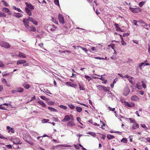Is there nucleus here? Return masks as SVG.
<instances>
[{
    "mask_svg": "<svg viewBox=\"0 0 150 150\" xmlns=\"http://www.w3.org/2000/svg\"><path fill=\"white\" fill-rule=\"evenodd\" d=\"M0 45L5 48H9L11 47V45L8 43L2 41H0Z\"/></svg>",
    "mask_w": 150,
    "mask_h": 150,
    "instance_id": "obj_1",
    "label": "nucleus"
},
{
    "mask_svg": "<svg viewBox=\"0 0 150 150\" xmlns=\"http://www.w3.org/2000/svg\"><path fill=\"white\" fill-rule=\"evenodd\" d=\"M97 87L98 89L100 91L103 90V91L105 92L108 91L109 89L108 87L106 88L102 85H98L97 86Z\"/></svg>",
    "mask_w": 150,
    "mask_h": 150,
    "instance_id": "obj_2",
    "label": "nucleus"
},
{
    "mask_svg": "<svg viewBox=\"0 0 150 150\" xmlns=\"http://www.w3.org/2000/svg\"><path fill=\"white\" fill-rule=\"evenodd\" d=\"M29 21L28 18H25L23 19V22L24 25L26 28H28L29 27V25L28 24H29Z\"/></svg>",
    "mask_w": 150,
    "mask_h": 150,
    "instance_id": "obj_3",
    "label": "nucleus"
},
{
    "mask_svg": "<svg viewBox=\"0 0 150 150\" xmlns=\"http://www.w3.org/2000/svg\"><path fill=\"white\" fill-rule=\"evenodd\" d=\"M12 141L14 144H21V143H20V140L19 139L16 138H12Z\"/></svg>",
    "mask_w": 150,
    "mask_h": 150,
    "instance_id": "obj_4",
    "label": "nucleus"
},
{
    "mask_svg": "<svg viewBox=\"0 0 150 150\" xmlns=\"http://www.w3.org/2000/svg\"><path fill=\"white\" fill-rule=\"evenodd\" d=\"M28 18L29 19V21L32 23L36 25H38V22L35 19L30 17H29Z\"/></svg>",
    "mask_w": 150,
    "mask_h": 150,
    "instance_id": "obj_5",
    "label": "nucleus"
},
{
    "mask_svg": "<svg viewBox=\"0 0 150 150\" xmlns=\"http://www.w3.org/2000/svg\"><path fill=\"white\" fill-rule=\"evenodd\" d=\"M58 19L60 23L62 24L64 23V19L62 14H59L58 16Z\"/></svg>",
    "mask_w": 150,
    "mask_h": 150,
    "instance_id": "obj_6",
    "label": "nucleus"
},
{
    "mask_svg": "<svg viewBox=\"0 0 150 150\" xmlns=\"http://www.w3.org/2000/svg\"><path fill=\"white\" fill-rule=\"evenodd\" d=\"M49 29L52 31H55L57 28V27L54 25H50L48 26Z\"/></svg>",
    "mask_w": 150,
    "mask_h": 150,
    "instance_id": "obj_7",
    "label": "nucleus"
},
{
    "mask_svg": "<svg viewBox=\"0 0 150 150\" xmlns=\"http://www.w3.org/2000/svg\"><path fill=\"white\" fill-rule=\"evenodd\" d=\"M70 120V115H67L65 116L64 118L62 120V121L64 122L65 121H68Z\"/></svg>",
    "mask_w": 150,
    "mask_h": 150,
    "instance_id": "obj_8",
    "label": "nucleus"
},
{
    "mask_svg": "<svg viewBox=\"0 0 150 150\" xmlns=\"http://www.w3.org/2000/svg\"><path fill=\"white\" fill-rule=\"evenodd\" d=\"M131 99L132 100L134 101H138L139 100V98L136 95L132 96L131 97Z\"/></svg>",
    "mask_w": 150,
    "mask_h": 150,
    "instance_id": "obj_9",
    "label": "nucleus"
},
{
    "mask_svg": "<svg viewBox=\"0 0 150 150\" xmlns=\"http://www.w3.org/2000/svg\"><path fill=\"white\" fill-rule=\"evenodd\" d=\"M125 104L129 107H133L135 106L134 103H129L128 102H125Z\"/></svg>",
    "mask_w": 150,
    "mask_h": 150,
    "instance_id": "obj_10",
    "label": "nucleus"
},
{
    "mask_svg": "<svg viewBox=\"0 0 150 150\" xmlns=\"http://www.w3.org/2000/svg\"><path fill=\"white\" fill-rule=\"evenodd\" d=\"M29 31H32L33 32H35L36 30V28L33 26H29L28 28H27Z\"/></svg>",
    "mask_w": 150,
    "mask_h": 150,
    "instance_id": "obj_11",
    "label": "nucleus"
},
{
    "mask_svg": "<svg viewBox=\"0 0 150 150\" xmlns=\"http://www.w3.org/2000/svg\"><path fill=\"white\" fill-rule=\"evenodd\" d=\"M75 125L74 122L72 121L68 122L67 123V125L69 127H72Z\"/></svg>",
    "mask_w": 150,
    "mask_h": 150,
    "instance_id": "obj_12",
    "label": "nucleus"
},
{
    "mask_svg": "<svg viewBox=\"0 0 150 150\" xmlns=\"http://www.w3.org/2000/svg\"><path fill=\"white\" fill-rule=\"evenodd\" d=\"M26 62V61L24 60L20 59L17 61V64L19 65L21 64H24Z\"/></svg>",
    "mask_w": 150,
    "mask_h": 150,
    "instance_id": "obj_13",
    "label": "nucleus"
},
{
    "mask_svg": "<svg viewBox=\"0 0 150 150\" xmlns=\"http://www.w3.org/2000/svg\"><path fill=\"white\" fill-rule=\"evenodd\" d=\"M25 4L26 5V6L28 8H30L31 9H33L34 8V7L30 4H28L27 2H25Z\"/></svg>",
    "mask_w": 150,
    "mask_h": 150,
    "instance_id": "obj_14",
    "label": "nucleus"
},
{
    "mask_svg": "<svg viewBox=\"0 0 150 150\" xmlns=\"http://www.w3.org/2000/svg\"><path fill=\"white\" fill-rule=\"evenodd\" d=\"M23 86L26 89H28L29 88L30 86V85L27 83H24L23 84Z\"/></svg>",
    "mask_w": 150,
    "mask_h": 150,
    "instance_id": "obj_15",
    "label": "nucleus"
},
{
    "mask_svg": "<svg viewBox=\"0 0 150 150\" xmlns=\"http://www.w3.org/2000/svg\"><path fill=\"white\" fill-rule=\"evenodd\" d=\"M129 9L133 13H136L138 12L137 8H133L130 7Z\"/></svg>",
    "mask_w": 150,
    "mask_h": 150,
    "instance_id": "obj_16",
    "label": "nucleus"
},
{
    "mask_svg": "<svg viewBox=\"0 0 150 150\" xmlns=\"http://www.w3.org/2000/svg\"><path fill=\"white\" fill-rule=\"evenodd\" d=\"M25 10L26 13L28 14L29 16L31 15V10L29 9L28 8H25Z\"/></svg>",
    "mask_w": 150,
    "mask_h": 150,
    "instance_id": "obj_17",
    "label": "nucleus"
},
{
    "mask_svg": "<svg viewBox=\"0 0 150 150\" xmlns=\"http://www.w3.org/2000/svg\"><path fill=\"white\" fill-rule=\"evenodd\" d=\"M13 16L18 18H20L22 16V14L19 13H15L13 14Z\"/></svg>",
    "mask_w": 150,
    "mask_h": 150,
    "instance_id": "obj_18",
    "label": "nucleus"
},
{
    "mask_svg": "<svg viewBox=\"0 0 150 150\" xmlns=\"http://www.w3.org/2000/svg\"><path fill=\"white\" fill-rule=\"evenodd\" d=\"M38 103L41 105L43 107H45L46 106V105L42 100H40L38 101Z\"/></svg>",
    "mask_w": 150,
    "mask_h": 150,
    "instance_id": "obj_19",
    "label": "nucleus"
},
{
    "mask_svg": "<svg viewBox=\"0 0 150 150\" xmlns=\"http://www.w3.org/2000/svg\"><path fill=\"white\" fill-rule=\"evenodd\" d=\"M139 125L138 124L136 123H135L133 124V126H132V128L134 129H135L136 128H138L139 127Z\"/></svg>",
    "mask_w": 150,
    "mask_h": 150,
    "instance_id": "obj_20",
    "label": "nucleus"
},
{
    "mask_svg": "<svg viewBox=\"0 0 150 150\" xmlns=\"http://www.w3.org/2000/svg\"><path fill=\"white\" fill-rule=\"evenodd\" d=\"M107 137L108 139L110 140L114 138L115 137L112 135L108 134L107 135Z\"/></svg>",
    "mask_w": 150,
    "mask_h": 150,
    "instance_id": "obj_21",
    "label": "nucleus"
},
{
    "mask_svg": "<svg viewBox=\"0 0 150 150\" xmlns=\"http://www.w3.org/2000/svg\"><path fill=\"white\" fill-rule=\"evenodd\" d=\"M18 92L22 93L24 89L23 88L18 87L16 88Z\"/></svg>",
    "mask_w": 150,
    "mask_h": 150,
    "instance_id": "obj_22",
    "label": "nucleus"
},
{
    "mask_svg": "<svg viewBox=\"0 0 150 150\" xmlns=\"http://www.w3.org/2000/svg\"><path fill=\"white\" fill-rule=\"evenodd\" d=\"M3 11L8 14H10V13L9 12V10L8 8L5 7H4L3 8Z\"/></svg>",
    "mask_w": 150,
    "mask_h": 150,
    "instance_id": "obj_23",
    "label": "nucleus"
},
{
    "mask_svg": "<svg viewBox=\"0 0 150 150\" xmlns=\"http://www.w3.org/2000/svg\"><path fill=\"white\" fill-rule=\"evenodd\" d=\"M18 56L21 58H26V56L25 55V54L23 53H19V54Z\"/></svg>",
    "mask_w": 150,
    "mask_h": 150,
    "instance_id": "obj_24",
    "label": "nucleus"
},
{
    "mask_svg": "<svg viewBox=\"0 0 150 150\" xmlns=\"http://www.w3.org/2000/svg\"><path fill=\"white\" fill-rule=\"evenodd\" d=\"M48 108L49 110L52 111L54 112H56L57 111L56 109L52 107H48Z\"/></svg>",
    "mask_w": 150,
    "mask_h": 150,
    "instance_id": "obj_25",
    "label": "nucleus"
},
{
    "mask_svg": "<svg viewBox=\"0 0 150 150\" xmlns=\"http://www.w3.org/2000/svg\"><path fill=\"white\" fill-rule=\"evenodd\" d=\"M136 87L139 89H142V87L139 82L137 83L136 84Z\"/></svg>",
    "mask_w": 150,
    "mask_h": 150,
    "instance_id": "obj_26",
    "label": "nucleus"
},
{
    "mask_svg": "<svg viewBox=\"0 0 150 150\" xmlns=\"http://www.w3.org/2000/svg\"><path fill=\"white\" fill-rule=\"evenodd\" d=\"M142 86L143 88H146V81H142Z\"/></svg>",
    "mask_w": 150,
    "mask_h": 150,
    "instance_id": "obj_27",
    "label": "nucleus"
},
{
    "mask_svg": "<svg viewBox=\"0 0 150 150\" xmlns=\"http://www.w3.org/2000/svg\"><path fill=\"white\" fill-rule=\"evenodd\" d=\"M76 111L78 112H80L82 110V109L81 108L79 107H76Z\"/></svg>",
    "mask_w": 150,
    "mask_h": 150,
    "instance_id": "obj_28",
    "label": "nucleus"
},
{
    "mask_svg": "<svg viewBox=\"0 0 150 150\" xmlns=\"http://www.w3.org/2000/svg\"><path fill=\"white\" fill-rule=\"evenodd\" d=\"M40 97L42 100H43L47 101H48V100H49V99L48 98H46L45 96H40Z\"/></svg>",
    "mask_w": 150,
    "mask_h": 150,
    "instance_id": "obj_29",
    "label": "nucleus"
},
{
    "mask_svg": "<svg viewBox=\"0 0 150 150\" xmlns=\"http://www.w3.org/2000/svg\"><path fill=\"white\" fill-rule=\"evenodd\" d=\"M87 134L91 135L92 136H93V137H94L96 135V134L95 133L92 132H89Z\"/></svg>",
    "mask_w": 150,
    "mask_h": 150,
    "instance_id": "obj_30",
    "label": "nucleus"
},
{
    "mask_svg": "<svg viewBox=\"0 0 150 150\" xmlns=\"http://www.w3.org/2000/svg\"><path fill=\"white\" fill-rule=\"evenodd\" d=\"M68 106L69 107V108L71 109H74L75 108L74 106L72 105V104H69Z\"/></svg>",
    "mask_w": 150,
    "mask_h": 150,
    "instance_id": "obj_31",
    "label": "nucleus"
},
{
    "mask_svg": "<svg viewBox=\"0 0 150 150\" xmlns=\"http://www.w3.org/2000/svg\"><path fill=\"white\" fill-rule=\"evenodd\" d=\"M121 141L124 143H126L127 142V140L126 138H123L121 140Z\"/></svg>",
    "mask_w": 150,
    "mask_h": 150,
    "instance_id": "obj_32",
    "label": "nucleus"
},
{
    "mask_svg": "<svg viewBox=\"0 0 150 150\" xmlns=\"http://www.w3.org/2000/svg\"><path fill=\"white\" fill-rule=\"evenodd\" d=\"M13 8L14 10H17L18 12H21V11L20 8H16L15 6H13Z\"/></svg>",
    "mask_w": 150,
    "mask_h": 150,
    "instance_id": "obj_33",
    "label": "nucleus"
},
{
    "mask_svg": "<svg viewBox=\"0 0 150 150\" xmlns=\"http://www.w3.org/2000/svg\"><path fill=\"white\" fill-rule=\"evenodd\" d=\"M59 107L63 110H66L67 108L66 106L64 105H61L59 106Z\"/></svg>",
    "mask_w": 150,
    "mask_h": 150,
    "instance_id": "obj_34",
    "label": "nucleus"
},
{
    "mask_svg": "<svg viewBox=\"0 0 150 150\" xmlns=\"http://www.w3.org/2000/svg\"><path fill=\"white\" fill-rule=\"evenodd\" d=\"M6 15L4 13L0 11V17H5Z\"/></svg>",
    "mask_w": 150,
    "mask_h": 150,
    "instance_id": "obj_35",
    "label": "nucleus"
},
{
    "mask_svg": "<svg viewBox=\"0 0 150 150\" xmlns=\"http://www.w3.org/2000/svg\"><path fill=\"white\" fill-rule=\"evenodd\" d=\"M78 47L81 48L86 53H87V52H88V50L86 48L80 46H79Z\"/></svg>",
    "mask_w": 150,
    "mask_h": 150,
    "instance_id": "obj_36",
    "label": "nucleus"
},
{
    "mask_svg": "<svg viewBox=\"0 0 150 150\" xmlns=\"http://www.w3.org/2000/svg\"><path fill=\"white\" fill-rule=\"evenodd\" d=\"M54 3L56 5L59 6V7H60L59 0H54Z\"/></svg>",
    "mask_w": 150,
    "mask_h": 150,
    "instance_id": "obj_37",
    "label": "nucleus"
},
{
    "mask_svg": "<svg viewBox=\"0 0 150 150\" xmlns=\"http://www.w3.org/2000/svg\"><path fill=\"white\" fill-rule=\"evenodd\" d=\"M49 121V120L47 119H43L42 120V122L43 123H45L48 122Z\"/></svg>",
    "mask_w": 150,
    "mask_h": 150,
    "instance_id": "obj_38",
    "label": "nucleus"
},
{
    "mask_svg": "<svg viewBox=\"0 0 150 150\" xmlns=\"http://www.w3.org/2000/svg\"><path fill=\"white\" fill-rule=\"evenodd\" d=\"M85 77L86 79H88V81L89 82L91 79V78L88 75H85Z\"/></svg>",
    "mask_w": 150,
    "mask_h": 150,
    "instance_id": "obj_39",
    "label": "nucleus"
},
{
    "mask_svg": "<svg viewBox=\"0 0 150 150\" xmlns=\"http://www.w3.org/2000/svg\"><path fill=\"white\" fill-rule=\"evenodd\" d=\"M1 81L3 83H7V81L5 79L3 78L2 79Z\"/></svg>",
    "mask_w": 150,
    "mask_h": 150,
    "instance_id": "obj_40",
    "label": "nucleus"
},
{
    "mask_svg": "<svg viewBox=\"0 0 150 150\" xmlns=\"http://www.w3.org/2000/svg\"><path fill=\"white\" fill-rule=\"evenodd\" d=\"M2 2L3 3V4L4 5V6H8V5L7 4L6 2L5 1L3 0L2 1Z\"/></svg>",
    "mask_w": 150,
    "mask_h": 150,
    "instance_id": "obj_41",
    "label": "nucleus"
},
{
    "mask_svg": "<svg viewBox=\"0 0 150 150\" xmlns=\"http://www.w3.org/2000/svg\"><path fill=\"white\" fill-rule=\"evenodd\" d=\"M127 119H129L130 121L131 122H135V120L133 119L132 118H128Z\"/></svg>",
    "mask_w": 150,
    "mask_h": 150,
    "instance_id": "obj_42",
    "label": "nucleus"
},
{
    "mask_svg": "<svg viewBox=\"0 0 150 150\" xmlns=\"http://www.w3.org/2000/svg\"><path fill=\"white\" fill-rule=\"evenodd\" d=\"M141 126L143 128L145 129H147V127H146V125L144 124H142L141 125Z\"/></svg>",
    "mask_w": 150,
    "mask_h": 150,
    "instance_id": "obj_43",
    "label": "nucleus"
},
{
    "mask_svg": "<svg viewBox=\"0 0 150 150\" xmlns=\"http://www.w3.org/2000/svg\"><path fill=\"white\" fill-rule=\"evenodd\" d=\"M115 46V45L112 44H111L110 45H108V47H111V48L113 50H114V47Z\"/></svg>",
    "mask_w": 150,
    "mask_h": 150,
    "instance_id": "obj_44",
    "label": "nucleus"
},
{
    "mask_svg": "<svg viewBox=\"0 0 150 150\" xmlns=\"http://www.w3.org/2000/svg\"><path fill=\"white\" fill-rule=\"evenodd\" d=\"M79 88L80 90H84L85 89L83 86L79 85Z\"/></svg>",
    "mask_w": 150,
    "mask_h": 150,
    "instance_id": "obj_45",
    "label": "nucleus"
},
{
    "mask_svg": "<svg viewBox=\"0 0 150 150\" xmlns=\"http://www.w3.org/2000/svg\"><path fill=\"white\" fill-rule=\"evenodd\" d=\"M138 22V21L135 20H133V24L135 25L138 26V25L137 24V23Z\"/></svg>",
    "mask_w": 150,
    "mask_h": 150,
    "instance_id": "obj_46",
    "label": "nucleus"
},
{
    "mask_svg": "<svg viewBox=\"0 0 150 150\" xmlns=\"http://www.w3.org/2000/svg\"><path fill=\"white\" fill-rule=\"evenodd\" d=\"M121 44L122 45H126V42L124 41L123 39H122L121 41Z\"/></svg>",
    "mask_w": 150,
    "mask_h": 150,
    "instance_id": "obj_47",
    "label": "nucleus"
},
{
    "mask_svg": "<svg viewBox=\"0 0 150 150\" xmlns=\"http://www.w3.org/2000/svg\"><path fill=\"white\" fill-rule=\"evenodd\" d=\"M144 2L143 1L140 2L139 4V6L140 7H141L144 4Z\"/></svg>",
    "mask_w": 150,
    "mask_h": 150,
    "instance_id": "obj_48",
    "label": "nucleus"
},
{
    "mask_svg": "<svg viewBox=\"0 0 150 150\" xmlns=\"http://www.w3.org/2000/svg\"><path fill=\"white\" fill-rule=\"evenodd\" d=\"M44 90L45 91V93H49V94H52V93H51L50 91H49L47 89H44Z\"/></svg>",
    "mask_w": 150,
    "mask_h": 150,
    "instance_id": "obj_49",
    "label": "nucleus"
},
{
    "mask_svg": "<svg viewBox=\"0 0 150 150\" xmlns=\"http://www.w3.org/2000/svg\"><path fill=\"white\" fill-rule=\"evenodd\" d=\"M11 132L12 133H14V129L13 128H11V129L8 130V132Z\"/></svg>",
    "mask_w": 150,
    "mask_h": 150,
    "instance_id": "obj_50",
    "label": "nucleus"
},
{
    "mask_svg": "<svg viewBox=\"0 0 150 150\" xmlns=\"http://www.w3.org/2000/svg\"><path fill=\"white\" fill-rule=\"evenodd\" d=\"M139 93L141 95H143L144 93V92L142 91H138Z\"/></svg>",
    "mask_w": 150,
    "mask_h": 150,
    "instance_id": "obj_51",
    "label": "nucleus"
},
{
    "mask_svg": "<svg viewBox=\"0 0 150 150\" xmlns=\"http://www.w3.org/2000/svg\"><path fill=\"white\" fill-rule=\"evenodd\" d=\"M110 58L113 60H115L117 59V58L115 56H112L110 57Z\"/></svg>",
    "mask_w": 150,
    "mask_h": 150,
    "instance_id": "obj_52",
    "label": "nucleus"
},
{
    "mask_svg": "<svg viewBox=\"0 0 150 150\" xmlns=\"http://www.w3.org/2000/svg\"><path fill=\"white\" fill-rule=\"evenodd\" d=\"M126 89L127 91V94H129V90L128 87H127L126 88Z\"/></svg>",
    "mask_w": 150,
    "mask_h": 150,
    "instance_id": "obj_53",
    "label": "nucleus"
},
{
    "mask_svg": "<svg viewBox=\"0 0 150 150\" xmlns=\"http://www.w3.org/2000/svg\"><path fill=\"white\" fill-rule=\"evenodd\" d=\"M52 18V21L55 23L56 24H58V22L57 21H56L55 19H54L53 18Z\"/></svg>",
    "mask_w": 150,
    "mask_h": 150,
    "instance_id": "obj_54",
    "label": "nucleus"
},
{
    "mask_svg": "<svg viewBox=\"0 0 150 150\" xmlns=\"http://www.w3.org/2000/svg\"><path fill=\"white\" fill-rule=\"evenodd\" d=\"M94 58L95 59H104V58H101L100 57H94Z\"/></svg>",
    "mask_w": 150,
    "mask_h": 150,
    "instance_id": "obj_55",
    "label": "nucleus"
},
{
    "mask_svg": "<svg viewBox=\"0 0 150 150\" xmlns=\"http://www.w3.org/2000/svg\"><path fill=\"white\" fill-rule=\"evenodd\" d=\"M0 109H1L2 110H5L6 109L5 108L2 106V105H0Z\"/></svg>",
    "mask_w": 150,
    "mask_h": 150,
    "instance_id": "obj_56",
    "label": "nucleus"
},
{
    "mask_svg": "<svg viewBox=\"0 0 150 150\" xmlns=\"http://www.w3.org/2000/svg\"><path fill=\"white\" fill-rule=\"evenodd\" d=\"M143 64H144V63H140V64H139V68H140V69H142V66H143Z\"/></svg>",
    "mask_w": 150,
    "mask_h": 150,
    "instance_id": "obj_57",
    "label": "nucleus"
},
{
    "mask_svg": "<svg viewBox=\"0 0 150 150\" xmlns=\"http://www.w3.org/2000/svg\"><path fill=\"white\" fill-rule=\"evenodd\" d=\"M108 108H109L110 109V110H111L112 111H114V110H115V108H112L111 107H110L109 106L108 107Z\"/></svg>",
    "mask_w": 150,
    "mask_h": 150,
    "instance_id": "obj_58",
    "label": "nucleus"
},
{
    "mask_svg": "<svg viewBox=\"0 0 150 150\" xmlns=\"http://www.w3.org/2000/svg\"><path fill=\"white\" fill-rule=\"evenodd\" d=\"M0 138L1 139H7L6 138L4 137L3 135H2L1 134H0Z\"/></svg>",
    "mask_w": 150,
    "mask_h": 150,
    "instance_id": "obj_59",
    "label": "nucleus"
},
{
    "mask_svg": "<svg viewBox=\"0 0 150 150\" xmlns=\"http://www.w3.org/2000/svg\"><path fill=\"white\" fill-rule=\"evenodd\" d=\"M76 120H77L81 124H82L79 122V121H81V119L79 117H78L76 118Z\"/></svg>",
    "mask_w": 150,
    "mask_h": 150,
    "instance_id": "obj_60",
    "label": "nucleus"
},
{
    "mask_svg": "<svg viewBox=\"0 0 150 150\" xmlns=\"http://www.w3.org/2000/svg\"><path fill=\"white\" fill-rule=\"evenodd\" d=\"M4 66V64L1 62H0V67H3Z\"/></svg>",
    "mask_w": 150,
    "mask_h": 150,
    "instance_id": "obj_61",
    "label": "nucleus"
},
{
    "mask_svg": "<svg viewBox=\"0 0 150 150\" xmlns=\"http://www.w3.org/2000/svg\"><path fill=\"white\" fill-rule=\"evenodd\" d=\"M143 63H144V64H143V66H147V65H149L150 64L149 63H145L144 62H143Z\"/></svg>",
    "mask_w": 150,
    "mask_h": 150,
    "instance_id": "obj_62",
    "label": "nucleus"
},
{
    "mask_svg": "<svg viewBox=\"0 0 150 150\" xmlns=\"http://www.w3.org/2000/svg\"><path fill=\"white\" fill-rule=\"evenodd\" d=\"M128 35H129V34L128 33H125L123 34V37H127V36H128Z\"/></svg>",
    "mask_w": 150,
    "mask_h": 150,
    "instance_id": "obj_63",
    "label": "nucleus"
},
{
    "mask_svg": "<svg viewBox=\"0 0 150 150\" xmlns=\"http://www.w3.org/2000/svg\"><path fill=\"white\" fill-rule=\"evenodd\" d=\"M35 96H34L33 97H32L31 98V99L30 100V101H31L32 100H34L35 99Z\"/></svg>",
    "mask_w": 150,
    "mask_h": 150,
    "instance_id": "obj_64",
    "label": "nucleus"
}]
</instances>
